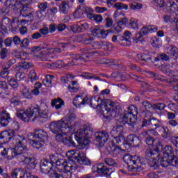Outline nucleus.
<instances>
[{"instance_id":"nucleus-1","label":"nucleus","mask_w":178,"mask_h":178,"mask_svg":"<svg viewBox=\"0 0 178 178\" xmlns=\"http://www.w3.org/2000/svg\"><path fill=\"white\" fill-rule=\"evenodd\" d=\"M140 136L145 137V143L147 145L152 147V148L149 149L145 152V158L147 161L150 168L156 170L158 169V161H159V151L162 149V143L159 141V139L154 138L152 136H148L147 131H143L141 133Z\"/></svg>"},{"instance_id":"nucleus-2","label":"nucleus","mask_w":178,"mask_h":178,"mask_svg":"<svg viewBox=\"0 0 178 178\" xmlns=\"http://www.w3.org/2000/svg\"><path fill=\"white\" fill-rule=\"evenodd\" d=\"M90 105L94 109L99 108L101 112L104 115H108L111 118H118L122 113V109L119 104L111 102L108 99H102L99 96L92 97L90 99Z\"/></svg>"},{"instance_id":"nucleus-3","label":"nucleus","mask_w":178,"mask_h":178,"mask_svg":"<svg viewBox=\"0 0 178 178\" xmlns=\"http://www.w3.org/2000/svg\"><path fill=\"white\" fill-rule=\"evenodd\" d=\"M48 112V108L43 110L40 106H36L35 107L28 108L26 111L19 110L17 111L16 115L22 122H29L30 119L33 118L32 122L38 120L40 123H44L49 119Z\"/></svg>"},{"instance_id":"nucleus-4","label":"nucleus","mask_w":178,"mask_h":178,"mask_svg":"<svg viewBox=\"0 0 178 178\" xmlns=\"http://www.w3.org/2000/svg\"><path fill=\"white\" fill-rule=\"evenodd\" d=\"M50 131L56 134V141H61L63 137H66V134L70 131L69 122L65 118L58 121H53L49 124Z\"/></svg>"},{"instance_id":"nucleus-5","label":"nucleus","mask_w":178,"mask_h":178,"mask_svg":"<svg viewBox=\"0 0 178 178\" xmlns=\"http://www.w3.org/2000/svg\"><path fill=\"white\" fill-rule=\"evenodd\" d=\"M18 137L13 138L15 143V148L12 149L13 158H16L19 162H23L27 156V140L22 136Z\"/></svg>"},{"instance_id":"nucleus-6","label":"nucleus","mask_w":178,"mask_h":178,"mask_svg":"<svg viewBox=\"0 0 178 178\" xmlns=\"http://www.w3.org/2000/svg\"><path fill=\"white\" fill-rule=\"evenodd\" d=\"M94 134V129L92 127L84 125L83 127L76 131L74 134L76 141L79 144L82 148H86L90 144V138Z\"/></svg>"},{"instance_id":"nucleus-7","label":"nucleus","mask_w":178,"mask_h":178,"mask_svg":"<svg viewBox=\"0 0 178 178\" xmlns=\"http://www.w3.org/2000/svg\"><path fill=\"white\" fill-rule=\"evenodd\" d=\"M27 5L29 4L19 5V8H17L19 9V12L24 17L27 18L26 20L22 19L21 21L22 26H24L25 22H33V19H34V11Z\"/></svg>"},{"instance_id":"nucleus-8","label":"nucleus","mask_w":178,"mask_h":178,"mask_svg":"<svg viewBox=\"0 0 178 178\" xmlns=\"http://www.w3.org/2000/svg\"><path fill=\"white\" fill-rule=\"evenodd\" d=\"M74 165L76 164L72 159V156H70L68 160L58 159L56 167L58 171L62 172L63 170H74Z\"/></svg>"},{"instance_id":"nucleus-9","label":"nucleus","mask_w":178,"mask_h":178,"mask_svg":"<svg viewBox=\"0 0 178 178\" xmlns=\"http://www.w3.org/2000/svg\"><path fill=\"white\" fill-rule=\"evenodd\" d=\"M71 155V159L72 162H78L80 165H83L84 166H88L91 165V160L86 158V155L83 152L79 151L72 152Z\"/></svg>"},{"instance_id":"nucleus-10","label":"nucleus","mask_w":178,"mask_h":178,"mask_svg":"<svg viewBox=\"0 0 178 178\" xmlns=\"http://www.w3.org/2000/svg\"><path fill=\"white\" fill-rule=\"evenodd\" d=\"M95 143L98 148H102L109 140V134L106 131H99L95 133Z\"/></svg>"},{"instance_id":"nucleus-11","label":"nucleus","mask_w":178,"mask_h":178,"mask_svg":"<svg viewBox=\"0 0 178 178\" xmlns=\"http://www.w3.org/2000/svg\"><path fill=\"white\" fill-rule=\"evenodd\" d=\"M160 165L162 168H168V166H178V155L174 154L168 157H163L160 159Z\"/></svg>"},{"instance_id":"nucleus-12","label":"nucleus","mask_w":178,"mask_h":178,"mask_svg":"<svg viewBox=\"0 0 178 178\" xmlns=\"http://www.w3.org/2000/svg\"><path fill=\"white\" fill-rule=\"evenodd\" d=\"M29 138H37L42 143L48 141V134L43 129H34L33 133H29L28 135Z\"/></svg>"},{"instance_id":"nucleus-13","label":"nucleus","mask_w":178,"mask_h":178,"mask_svg":"<svg viewBox=\"0 0 178 178\" xmlns=\"http://www.w3.org/2000/svg\"><path fill=\"white\" fill-rule=\"evenodd\" d=\"M92 170H93V172H97V173H102V175H104L107 177L113 173V170L105 166L104 163H99L93 165Z\"/></svg>"},{"instance_id":"nucleus-14","label":"nucleus","mask_w":178,"mask_h":178,"mask_svg":"<svg viewBox=\"0 0 178 178\" xmlns=\"http://www.w3.org/2000/svg\"><path fill=\"white\" fill-rule=\"evenodd\" d=\"M88 29V24L84 22L83 24H74L70 26L71 31L74 32V34H79V33H84L86 30Z\"/></svg>"},{"instance_id":"nucleus-15","label":"nucleus","mask_w":178,"mask_h":178,"mask_svg":"<svg viewBox=\"0 0 178 178\" xmlns=\"http://www.w3.org/2000/svg\"><path fill=\"white\" fill-rule=\"evenodd\" d=\"M13 136H15V131H1L0 133V144H6V143H9Z\"/></svg>"},{"instance_id":"nucleus-16","label":"nucleus","mask_w":178,"mask_h":178,"mask_svg":"<svg viewBox=\"0 0 178 178\" xmlns=\"http://www.w3.org/2000/svg\"><path fill=\"white\" fill-rule=\"evenodd\" d=\"M76 41L81 44H92V41H94V38L87 33L81 34L76 37Z\"/></svg>"},{"instance_id":"nucleus-17","label":"nucleus","mask_w":178,"mask_h":178,"mask_svg":"<svg viewBox=\"0 0 178 178\" xmlns=\"http://www.w3.org/2000/svg\"><path fill=\"white\" fill-rule=\"evenodd\" d=\"M10 115L6 111H2L0 113V124L2 127H6L10 120Z\"/></svg>"},{"instance_id":"nucleus-18","label":"nucleus","mask_w":178,"mask_h":178,"mask_svg":"<svg viewBox=\"0 0 178 178\" xmlns=\"http://www.w3.org/2000/svg\"><path fill=\"white\" fill-rule=\"evenodd\" d=\"M127 109L128 111L124 112L122 119H129V116H132V118H137V115H138L137 107L131 106H129Z\"/></svg>"},{"instance_id":"nucleus-19","label":"nucleus","mask_w":178,"mask_h":178,"mask_svg":"<svg viewBox=\"0 0 178 178\" xmlns=\"http://www.w3.org/2000/svg\"><path fill=\"white\" fill-rule=\"evenodd\" d=\"M88 101V97H83V95H76V97L74 99L73 105H74L76 108H81V105H86Z\"/></svg>"},{"instance_id":"nucleus-20","label":"nucleus","mask_w":178,"mask_h":178,"mask_svg":"<svg viewBox=\"0 0 178 178\" xmlns=\"http://www.w3.org/2000/svg\"><path fill=\"white\" fill-rule=\"evenodd\" d=\"M40 170L42 173H49L51 175V172H52V163H51L48 160H44L40 164Z\"/></svg>"},{"instance_id":"nucleus-21","label":"nucleus","mask_w":178,"mask_h":178,"mask_svg":"<svg viewBox=\"0 0 178 178\" xmlns=\"http://www.w3.org/2000/svg\"><path fill=\"white\" fill-rule=\"evenodd\" d=\"M171 59L172 55H170L169 51H167L166 53L159 54L154 58V62H159V60H162L163 62H170Z\"/></svg>"},{"instance_id":"nucleus-22","label":"nucleus","mask_w":178,"mask_h":178,"mask_svg":"<svg viewBox=\"0 0 178 178\" xmlns=\"http://www.w3.org/2000/svg\"><path fill=\"white\" fill-rule=\"evenodd\" d=\"M127 141L130 145H134V147H138L140 143H141L140 138L134 134L129 135Z\"/></svg>"},{"instance_id":"nucleus-23","label":"nucleus","mask_w":178,"mask_h":178,"mask_svg":"<svg viewBox=\"0 0 178 178\" xmlns=\"http://www.w3.org/2000/svg\"><path fill=\"white\" fill-rule=\"evenodd\" d=\"M124 38L122 42L120 43V45H123V47H130L131 45V41L130 40L131 38V33L129 31H127L124 33V36H121Z\"/></svg>"},{"instance_id":"nucleus-24","label":"nucleus","mask_w":178,"mask_h":178,"mask_svg":"<svg viewBox=\"0 0 178 178\" xmlns=\"http://www.w3.org/2000/svg\"><path fill=\"white\" fill-rule=\"evenodd\" d=\"M158 30V29L155 26H143L141 30L138 32V34H140L141 38H143V37H144V35H145V34H148V33H155V31H156Z\"/></svg>"},{"instance_id":"nucleus-25","label":"nucleus","mask_w":178,"mask_h":178,"mask_svg":"<svg viewBox=\"0 0 178 178\" xmlns=\"http://www.w3.org/2000/svg\"><path fill=\"white\" fill-rule=\"evenodd\" d=\"M163 20L165 23H171L175 26L177 30H178V19L176 17H172L170 15H164L163 17Z\"/></svg>"},{"instance_id":"nucleus-26","label":"nucleus","mask_w":178,"mask_h":178,"mask_svg":"<svg viewBox=\"0 0 178 178\" xmlns=\"http://www.w3.org/2000/svg\"><path fill=\"white\" fill-rule=\"evenodd\" d=\"M23 162H25L26 165L30 168V169H35L37 166V160L34 157H28L27 155L24 159Z\"/></svg>"},{"instance_id":"nucleus-27","label":"nucleus","mask_w":178,"mask_h":178,"mask_svg":"<svg viewBox=\"0 0 178 178\" xmlns=\"http://www.w3.org/2000/svg\"><path fill=\"white\" fill-rule=\"evenodd\" d=\"M52 108H56V111L60 109L63 105H65V102L60 98L53 99L51 102Z\"/></svg>"},{"instance_id":"nucleus-28","label":"nucleus","mask_w":178,"mask_h":178,"mask_svg":"<svg viewBox=\"0 0 178 178\" xmlns=\"http://www.w3.org/2000/svg\"><path fill=\"white\" fill-rule=\"evenodd\" d=\"M26 176V171L23 169L16 168L11 172L13 178H24Z\"/></svg>"},{"instance_id":"nucleus-29","label":"nucleus","mask_w":178,"mask_h":178,"mask_svg":"<svg viewBox=\"0 0 178 178\" xmlns=\"http://www.w3.org/2000/svg\"><path fill=\"white\" fill-rule=\"evenodd\" d=\"M59 143H63L64 145H67V147H76V143L72 139V138L68 137L65 134V137H63L61 140H58Z\"/></svg>"},{"instance_id":"nucleus-30","label":"nucleus","mask_w":178,"mask_h":178,"mask_svg":"<svg viewBox=\"0 0 178 178\" xmlns=\"http://www.w3.org/2000/svg\"><path fill=\"white\" fill-rule=\"evenodd\" d=\"M136 58L142 62H146V63H154V61H152V57L149 56V55L147 54H137Z\"/></svg>"},{"instance_id":"nucleus-31","label":"nucleus","mask_w":178,"mask_h":178,"mask_svg":"<svg viewBox=\"0 0 178 178\" xmlns=\"http://www.w3.org/2000/svg\"><path fill=\"white\" fill-rule=\"evenodd\" d=\"M69 9H70V6H69V4L66 1H63L60 3L59 12L60 13H63L64 15H67V13H69Z\"/></svg>"},{"instance_id":"nucleus-32","label":"nucleus","mask_w":178,"mask_h":178,"mask_svg":"<svg viewBox=\"0 0 178 178\" xmlns=\"http://www.w3.org/2000/svg\"><path fill=\"white\" fill-rule=\"evenodd\" d=\"M165 149V154L166 155H168L167 157L169 156H172L173 155H175H175H178V151L176 148H173V147H172L171 145H166L164 148Z\"/></svg>"},{"instance_id":"nucleus-33","label":"nucleus","mask_w":178,"mask_h":178,"mask_svg":"<svg viewBox=\"0 0 178 178\" xmlns=\"http://www.w3.org/2000/svg\"><path fill=\"white\" fill-rule=\"evenodd\" d=\"M170 64H163L159 66V69L160 72L164 73L167 76H170V73H172V70H170Z\"/></svg>"},{"instance_id":"nucleus-34","label":"nucleus","mask_w":178,"mask_h":178,"mask_svg":"<svg viewBox=\"0 0 178 178\" xmlns=\"http://www.w3.org/2000/svg\"><path fill=\"white\" fill-rule=\"evenodd\" d=\"M1 23H3L5 26L10 27V26L13 24V23H17V24H19V19L17 18H14L13 19V21H12L8 17H4L1 20Z\"/></svg>"},{"instance_id":"nucleus-35","label":"nucleus","mask_w":178,"mask_h":178,"mask_svg":"<svg viewBox=\"0 0 178 178\" xmlns=\"http://www.w3.org/2000/svg\"><path fill=\"white\" fill-rule=\"evenodd\" d=\"M110 133L112 136H121L122 133H123V126L116 125L113 127Z\"/></svg>"},{"instance_id":"nucleus-36","label":"nucleus","mask_w":178,"mask_h":178,"mask_svg":"<svg viewBox=\"0 0 178 178\" xmlns=\"http://www.w3.org/2000/svg\"><path fill=\"white\" fill-rule=\"evenodd\" d=\"M130 79H132V80H136V81H138L139 83H142V87H149L148 86L149 83L148 82L144 81V79L141 77L140 76L136 75V74H131L130 76Z\"/></svg>"},{"instance_id":"nucleus-37","label":"nucleus","mask_w":178,"mask_h":178,"mask_svg":"<svg viewBox=\"0 0 178 178\" xmlns=\"http://www.w3.org/2000/svg\"><path fill=\"white\" fill-rule=\"evenodd\" d=\"M149 124L152 127H155V129H159V127H162V122L155 118L149 119Z\"/></svg>"},{"instance_id":"nucleus-38","label":"nucleus","mask_w":178,"mask_h":178,"mask_svg":"<svg viewBox=\"0 0 178 178\" xmlns=\"http://www.w3.org/2000/svg\"><path fill=\"white\" fill-rule=\"evenodd\" d=\"M1 149H0L1 151V154L2 155V156H10L11 158H13V150L12 148H5L3 147H1Z\"/></svg>"},{"instance_id":"nucleus-39","label":"nucleus","mask_w":178,"mask_h":178,"mask_svg":"<svg viewBox=\"0 0 178 178\" xmlns=\"http://www.w3.org/2000/svg\"><path fill=\"white\" fill-rule=\"evenodd\" d=\"M42 143L43 142L40 141L38 138H32V140H30V144H31L33 148H36L37 149L42 148Z\"/></svg>"},{"instance_id":"nucleus-40","label":"nucleus","mask_w":178,"mask_h":178,"mask_svg":"<svg viewBox=\"0 0 178 178\" xmlns=\"http://www.w3.org/2000/svg\"><path fill=\"white\" fill-rule=\"evenodd\" d=\"M21 95L23 98L30 99L32 98L33 94L31 93V90L27 88H24L21 91Z\"/></svg>"},{"instance_id":"nucleus-41","label":"nucleus","mask_w":178,"mask_h":178,"mask_svg":"<svg viewBox=\"0 0 178 178\" xmlns=\"http://www.w3.org/2000/svg\"><path fill=\"white\" fill-rule=\"evenodd\" d=\"M76 169H77L76 168V164H74V170H65L61 171V173L63 175V178H72V173H73V172H76Z\"/></svg>"},{"instance_id":"nucleus-42","label":"nucleus","mask_w":178,"mask_h":178,"mask_svg":"<svg viewBox=\"0 0 178 178\" xmlns=\"http://www.w3.org/2000/svg\"><path fill=\"white\" fill-rule=\"evenodd\" d=\"M48 47V44L44 43L43 46H35L31 48V52H33V54H35L36 55H38V52L41 51V49H44V48H47Z\"/></svg>"},{"instance_id":"nucleus-43","label":"nucleus","mask_w":178,"mask_h":178,"mask_svg":"<svg viewBox=\"0 0 178 178\" xmlns=\"http://www.w3.org/2000/svg\"><path fill=\"white\" fill-rule=\"evenodd\" d=\"M113 7L115 9H117V10H123V9L127 10V9H129V6L122 2L115 3Z\"/></svg>"},{"instance_id":"nucleus-44","label":"nucleus","mask_w":178,"mask_h":178,"mask_svg":"<svg viewBox=\"0 0 178 178\" xmlns=\"http://www.w3.org/2000/svg\"><path fill=\"white\" fill-rule=\"evenodd\" d=\"M10 102L11 105H13V106H18V105H20V104H22V101H20V97L17 95L13 96L10 99Z\"/></svg>"},{"instance_id":"nucleus-45","label":"nucleus","mask_w":178,"mask_h":178,"mask_svg":"<svg viewBox=\"0 0 178 178\" xmlns=\"http://www.w3.org/2000/svg\"><path fill=\"white\" fill-rule=\"evenodd\" d=\"M149 74H150L152 79H155L156 80H161V81H168V79H165V76H161L154 72H149Z\"/></svg>"},{"instance_id":"nucleus-46","label":"nucleus","mask_w":178,"mask_h":178,"mask_svg":"<svg viewBox=\"0 0 178 178\" xmlns=\"http://www.w3.org/2000/svg\"><path fill=\"white\" fill-rule=\"evenodd\" d=\"M37 56H38V58H40V59H41V60H44V61L51 60L48 58V54H47L46 51H39L38 54H37Z\"/></svg>"},{"instance_id":"nucleus-47","label":"nucleus","mask_w":178,"mask_h":178,"mask_svg":"<svg viewBox=\"0 0 178 178\" xmlns=\"http://www.w3.org/2000/svg\"><path fill=\"white\" fill-rule=\"evenodd\" d=\"M166 3L169 6L170 10L172 12H177L178 11V6L175 0H172L171 1H165Z\"/></svg>"},{"instance_id":"nucleus-48","label":"nucleus","mask_w":178,"mask_h":178,"mask_svg":"<svg viewBox=\"0 0 178 178\" xmlns=\"http://www.w3.org/2000/svg\"><path fill=\"white\" fill-rule=\"evenodd\" d=\"M129 8L133 10H140V9L143 8V4L137 2H133L129 3Z\"/></svg>"},{"instance_id":"nucleus-49","label":"nucleus","mask_w":178,"mask_h":178,"mask_svg":"<svg viewBox=\"0 0 178 178\" xmlns=\"http://www.w3.org/2000/svg\"><path fill=\"white\" fill-rule=\"evenodd\" d=\"M82 77H83L84 79H87L88 80H91V79H94L95 80H101V78H99V76H92V74L90 72H83L82 74Z\"/></svg>"},{"instance_id":"nucleus-50","label":"nucleus","mask_w":178,"mask_h":178,"mask_svg":"<svg viewBox=\"0 0 178 178\" xmlns=\"http://www.w3.org/2000/svg\"><path fill=\"white\" fill-rule=\"evenodd\" d=\"M104 163H106V165H108V166H118V163L112 158L107 157L104 159Z\"/></svg>"},{"instance_id":"nucleus-51","label":"nucleus","mask_w":178,"mask_h":178,"mask_svg":"<svg viewBox=\"0 0 178 178\" xmlns=\"http://www.w3.org/2000/svg\"><path fill=\"white\" fill-rule=\"evenodd\" d=\"M111 152L113 156H118L120 153V148L116 145H113L111 147Z\"/></svg>"},{"instance_id":"nucleus-52","label":"nucleus","mask_w":178,"mask_h":178,"mask_svg":"<svg viewBox=\"0 0 178 178\" xmlns=\"http://www.w3.org/2000/svg\"><path fill=\"white\" fill-rule=\"evenodd\" d=\"M83 12L86 15H87L88 19H91L92 17V15H94L92 13L93 12L92 8L90 7H84Z\"/></svg>"},{"instance_id":"nucleus-53","label":"nucleus","mask_w":178,"mask_h":178,"mask_svg":"<svg viewBox=\"0 0 178 178\" xmlns=\"http://www.w3.org/2000/svg\"><path fill=\"white\" fill-rule=\"evenodd\" d=\"M168 52H169L170 55H171V58H172V56H175V58L178 57V49H177V47H176L175 46H171V48L170 49Z\"/></svg>"},{"instance_id":"nucleus-54","label":"nucleus","mask_w":178,"mask_h":178,"mask_svg":"<svg viewBox=\"0 0 178 178\" xmlns=\"http://www.w3.org/2000/svg\"><path fill=\"white\" fill-rule=\"evenodd\" d=\"M90 19L94 20L95 22H96V23H102V20L104 19L102 18V16L101 15L93 14Z\"/></svg>"},{"instance_id":"nucleus-55","label":"nucleus","mask_w":178,"mask_h":178,"mask_svg":"<svg viewBox=\"0 0 178 178\" xmlns=\"http://www.w3.org/2000/svg\"><path fill=\"white\" fill-rule=\"evenodd\" d=\"M165 106H166V105H165L164 103H158L156 104H153V110L163 111V109H165Z\"/></svg>"},{"instance_id":"nucleus-56","label":"nucleus","mask_w":178,"mask_h":178,"mask_svg":"<svg viewBox=\"0 0 178 178\" xmlns=\"http://www.w3.org/2000/svg\"><path fill=\"white\" fill-rule=\"evenodd\" d=\"M8 69H6V67L3 66V69L0 71V76L3 79H8V76H9V71H8Z\"/></svg>"},{"instance_id":"nucleus-57","label":"nucleus","mask_w":178,"mask_h":178,"mask_svg":"<svg viewBox=\"0 0 178 178\" xmlns=\"http://www.w3.org/2000/svg\"><path fill=\"white\" fill-rule=\"evenodd\" d=\"M50 178H63L62 175V171H58L56 172V171H51V174L49 175Z\"/></svg>"},{"instance_id":"nucleus-58","label":"nucleus","mask_w":178,"mask_h":178,"mask_svg":"<svg viewBox=\"0 0 178 178\" xmlns=\"http://www.w3.org/2000/svg\"><path fill=\"white\" fill-rule=\"evenodd\" d=\"M79 59V56H75L72 58V60L69 62L67 64H66L65 66H77V62H79L80 60Z\"/></svg>"},{"instance_id":"nucleus-59","label":"nucleus","mask_w":178,"mask_h":178,"mask_svg":"<svg viewBox=\"0 0 178 178\" xmlns=\"http://www.w3.org/2000/svg\"><path fill=\"white\" fill-rule=\"evenodd\" d=\"M142 105L145 107V111H149V109L154 110V104H151L148 101L143 102Z\"/></svg>"},{"instance_id":"nucleus-60","label":"nucleus","mask_w":178,"mask_h":178,"mask_svg":"<svg viewBox=\"0 0 178 178\" xmlns=\"http://www.w3.org/2000/svg\"><path fill=\"white\" fill-rule=\"evenodd\" d=\"M73 79H74L73 75L70 74H66L65 76L61 77V82L66 84V83H67L69 80H73Z\"/></svg>"},{"instance_id":"nucleus-61","label":"nucleus","mask_w":178,"mask_h":178,"mask_svg":"<svg viewBox=\"0 0 178 178\" xmlns=\"http://www.w3.org/2000/svg\"><path fill=\"white\" fill-rule=\"evenodd\" d=\"M123 40H124V38H123V37L122 36H119V35H113L112 37V41L113 42H117L118 44H122Z\"/></svg>"},{"instance_id":"nucleus-62","label":"nucleus","mask_w":178,"mask_h":178,"mask_svg":"<svg viewBox=\"0 0 178 178\" xmlns=\"http://www.w3.org/2000/svg\"><path fill=\"white\" fill-rule=\"evenodd\" d=\"M17 81H22L26 79V73L24 72H17L15 75Z\"/></svg>"},{"instance_id":"nucleus-63","label":"nucleus","mask_w":178,"mask_h":178,"mask_svg":"<svg viewBox=\"0 0 178 178\" xmlns=\"http://www.w3.org/2000/svg\"><path fill=\"white\" fill-rule=\"evenodd\" d=\"M113 48V45L108 42H103V48L104 51H111Z\"/></svg>"},{"instance_id":"nucleus-64","label":"nucleus","mask_w":178,"mask_h":178,"mask_svg":"<svg viewBox=\"0 0 178 178\" xmlns=\"http://www.w3.org/2000/svg\"><path fill=\"white\" fill-rule=\"evenodd\" d=\"M30 45V40L28 38H24L22 40H21L20 47L22 48H27Z\"/></svg>"}]
</instances>
